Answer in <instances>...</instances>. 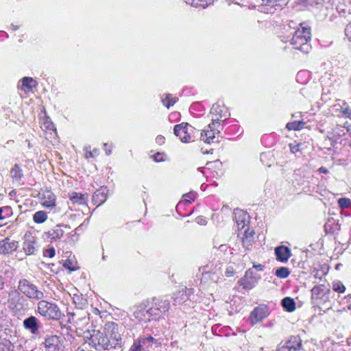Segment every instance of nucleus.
I'll return each instance as SVG.
<instances>
[{
	"instance_id": "obj_19",
	"label": "nucleus",
	"mask_w": 351,
	"mask_h": 351,
	"mask_svg": "<svg viewBox=\"0 0 351 351\" xmlns=\"http://www.w3.org/2000/svg\"><path fill=\"white\" fill-rule=\"evenodd\" d=\"M234 215L239 228H243L248 223L249 215L244 210L235 209Z\"/></svg>"
},
{
	"instance_id": "obj_64",
	"label": "nucleus",
	"mask_w": 351,
	"mask_h": 351,
	"mask_svg": "<svg viewBox=\"0 0 351 351\" xmlns=\"http://www.w3.org/2000/svg\"><path fill=\"white\" fill-rule=\"evenodd\" d=\"M246 230H248V232H247L248 237L250 238L251 239H253L254 232L253 231H250L249 229H247Z\"/></svg>"
},
{
	"instance_id": "obj_7",
	"label": "nucleus",
	"mask_w": 351,
	"mask_h": 351,
	"mask_svg": "<svg viewBox=\"0 0 351 351\" xmlns=\"http://www.w3.org/2000/svg\"><path fill=\"white\" fill-rule=\"evenodd\" d=\"M162 345L160 339H155L151 335L139 338L131 346L130 351H149L153 346L158 348Z\"/></svg>"
},
{
	"instance_id": "obj_5",
	"label": "nucleus",
	"mask_w": 351,
	"mask_h": 351,
	"mask_svg": "<svg viewBox=\"0 0 351 351\" xmlns=\"http://www.w3.org/2000/svg\"><path fill=\"white\" fill-rule=\"evenodd\" d=\"M88 334L85 337L89 340L88 344L95 350L98 351L110 350L109 340L105 336L104 332H101L99 330H93L90 332L87 330L84 334Z\"/></svg>"
},
{
	"instance_id": "obj_13",
	"label": "nucleus",
	"mask_w": 351,
	"mask_h": 351,
	"mask_svg": "<svg viewBox=\"0 0 351 351\" xmlns=\"http://www.w3.org/2000/svg\"><path fill=\"white\" fill-rule=\"evenodd\" d=\"M23 326L31 334L37 335L42 327V324L36 317L31 315L23 320Z\"/></svg>"
},
{
	"instance_id": "obj_55",
	"label": "nucleus",
	"mask_w": 351,
	"mask_h": 351,
	"mask_svg": "<svg viewBox=\"0 0 351 351\" xmlns=\"http://www.w3.org/2000/svg\"><path fill=\"white\" fill-rule=\"evenodd\" d=\"M341 126L340 125H337V127L335 128V129L334 130V132L337 134V135L340 137L342 136V134L341 133V132H343V130H341Z\"/></svg>"
},
{
	"instance_id": "obj_44",
	"label": "nucleus",
	"mask_w": 351,
	"mask_h": 351,
	"mask_svg": "<svg viewBox=\"0 0 351 351\" xmlns=\"http://www.w3.org/2000/svg\"><path fill=\"white\" fill-rule=\"evenodd\" d=\"M197 194L191 191L188 193H186L183 195L184 200L188 203H191L192 201H193L196 198Z\"/></svg>"
},
{
	"instance_id": "obj_3",
	"label": "nucleus",
	"mask_w": 351,
	"mask_h": 351,
	"mask_svg": "<svg viewBox=\"0 0 351 351\" xmlns=\"http://www.w3.org/2000/svg\"><path fill=\"white\" fill-rule=\"evenodd\" d=\"M222 263L219 261H213L199 268L202 271L203 279L210 280L213 282H217L222 277Z\"/></svg>"
},
{
	"instance_id": "obj_35",
	"label": "nucleus",
	"mask_w": 351,
	"mask_h": 351,
	"mask_svg": "<svg viewBox=\"0 0 351 351\" xmlns=\"http://www.w3.org/2000/svg\"><path fill=\"white\" fill-rule=\"evenodd\" d=\"M276 276L280 278H286L290 274L289 269L286 267H281L276 270Z\"/></svg>"
},
{
	"instance_id": "obj_47",
	"label": "nucleus",
	"mask_w": 351,
	"mask_h": 351,
	"mask_svg": "<svg viewBox=\"0 0 351 351\" xmlns=\"http://www.w3.org/2000/svg\"><path fill=\"white\" fill-rule=\"evenodd\" d=\"M300 143H290L289 148L291 152L293 154H296L297 152H299L300 151Z\"/></svg>"
},
{
	"instance_id": "obj_21",
	"label": "nucleus",
	"mask_w": 351,
	"mask_h": 351,
	"mask_svg": "<svg viewBox=\"0 0 351 351\" xmlns=\"http://www.w3.org/2000/svg\"><path fill=\"white\" fill-rule=\"evenodd\" d=\"M302 340L298 336H292L285 343L291 351H300L302 350Z\"/></svg>"
},
{
	"instance_id": "obj_20",
	"label": "nucleus",
	"mask_w": 351,
	"mask_h": 351,
	"mask_svg": "<svg viewBox=\"0 0 351 351\" xmlns=\"http://www.w3.org/2000/svg\"><path fill=\"white\" fill-rule=\"evenodd\" d=\"M43 206L47 208H51L56 206V196L49 190L43 193Z\"/></svg>"
},
{
	"instance_id": "obj_9",
	"label": "nucleus",
	"mask_w": 351,
	"mask_h": 351,
	"mask_svg": "<svg viewBox=\"0 0 351 351\" xmlns=\"http://www.w3.org/2000/svg\"><path fill=\"white\" fill-rule=\"evenodd\" d=\"M210 114H212V125L219 124L220 121L227 119L230 115L227 108L218 103L213 105Z\"/></svg>"
},
{
	"instance_id": "obj_26",
	"label": "nucleus",
	"mask_w": 351,
	"mask_h": 351,
	"mask_svg": "<svg viewBox=\"0 0 351 351\" xmlns=\"http://www.w3.org/2000/svg\"><path fill=\"white\" fill-rule=\"evenodd\" d=\"M69 199L73 204H86L88 201V195L72 192L69 194Z\"/></svg>"
},
{
	"instance_id": "obj_60",
	"label": "nucleus",
	"mask_w": 351,
	"mask_h": 351,
	"mask_svg": "<svg viewBox=\"0 0 351 351\" xmlns=\"http://www.w3.org/2000/svg\"><path fill=\"white\" fill-rule=\"evenodd\" d=\"M86 228V226H84V223H81L77 228H75V232H77L78 231H80V230H82V228Z\"/></svg>"
},
{
	"instance_id": "obj_10",
	"label": "nucleus",
	"mask_w": 351,
	"mask_h": 351,
	"mask_svg": "<svg viewBox=\"0 0 351 351\" xmlns=\"http://www.w3.org/2000/svg\"><path fill=\"white\" fill-rule=\"evenodd\" d=\"M260 278V276L254 274L252 269H249L245 271L244 276L241 278L238 282L243 289H252L256 285Z\"/></svg>"
},
{
	"instance_id": "obj_11",
	"label": "nucleus",
	"mask_w": 351,
	"mask_h": 351,
	"mask_svg": "<svg viewBox=\"0 0 351 351\" xmlns=\"http://www.w3.org/2000/svg\"><path fill=\"white\" fill-rule=\"evenodd\" d=\"M330 290L324 285L315 286L311 289V298L313 300H319L322 303L329 301Z\"/></svg>"
},
{
	"instance_id": "obj_18",
	"label": "nucleus",
	"mask_w": 351,
	"mask_h": 351,
	"mask_svg": "<svg viewBox=\"0 0 351 351\" xmlns=\"http://www.w3.org/2000/svg\"><path fill=\"white\" fill-rule=\"evenodd\" d=\"M276 259L282 263L287 262L291 256V250L285 245H280L275 248Z\"/></svg>"
},
{
	"instance_id": "obj_4",
	"label": "nucleus",
	"mask_w": 351,
	"mask_h": 351,
	"mask_svg": "<svg viewBox=\"0 0 351 351\" xmlns=\"http://www.w3.org/2000/svg\"><path fill=\"white\" fill-rule=\"evenodd\" d=\"M37 311L41 316L48 319L59 320L62 317V313L56 304L43 299L38 303Z\"/></svg>"
},
{
	"instance_id": "obj_51",
	"label": "nucleus",
	"mask_w": 351,
	"mask_h": 351,
	"mask_svg": "<svg viewBox=\"0 0 351 351\" xmlns=\"http://www.w3.org/2000/svg\"><path fill=\"white\" fill-rule=\"evenodd\" d=\"M277 351H291L285 343H280L278 347Z\"/></svg>"
},
{
	"instance_id": "obj_36",
	"label": "nucleus",
	"mask_w": 351,
	"mask_h": 351,
	"mask_svg": "<svg viewBox=\"0 0 351 351\" xmlns=\"http://www.w3.org/2000/svg\"><path fill=\"white\" fill-rule=\"evenodd\" d=\"M12 215V209L10 206L0 207V220L6 219Z\"/></svg>"
},
{
	"instance_id": "obj_23",
	"label": "nucleus",
	"mask_w": 351,
	"mask_h": 351,
	"mask_svg": "<svg viewBox=\"0 0 351 351\" xmlns=\"http://www.w3.org/2000/svg\"><path fill=\"white\" fill-rule=\"evenodd\" d=\"M107 199L106 189L101 188L97 190L93 195V202L98 206L104 203Z\"/></svg>"
},
{
	"instance_id": "obj_1",
	"label": "nucleus",
	"mask_w": 351,
	"mask_h": 351,
	"mask_svg": "<svg viewBox=\"0 0 351 351\" xmlns=\"http://www.w3.org/2000/svg\"><path fill=\"white\" fill-rule=\"evenodd\" d=\"M18 291H11L8 293L9 303L14 309L19 311V304L25 301L20 293L24 294L31 300H40L44 298V293L27 279H21L19 282Z\"/></svg>"
},
{
	"instance_id": "obj_50",
	"label": "nucleus",
	"mask_w": 351,
	"mask_h": 351,
	"mask_svg": "<svg viewBox=\"0 0 351 351\" xmlns=\"http://www.w3.org/2000/svg\"><path fill=\"white\" fill-rule=\"evenodd\" d=\"M63 265L65 268L69 269L70 271L75 270V268L72 266V262L70 260H66Z\"/></svg>"
},
{
	"instance_id": "obj_15",
	"label": "nucleus",
	"mask_w": 351,
	"mask_h": 351,
	"mask_svg": "<svg viewBox=\"0 0 351 351\" xmlns=\"http://www.w3.org/2000/svg\"><path fill=\"white\" fill-rule=\"evenodd\" d=\"M170 307V303L168 300L158 299L151 307V312L153 313L156 318L160 317L161 314L167 312Z\"/></svg>"
},
{
	"instance_id": "obj_63",
	"label": "nucleus",
	"mask_w": 351,
	"mask_h": 351,
	"mask_svg": "<svg viewBox=\"0 0 351 351\" xmlns=\"http://www.w3.org/2000/svg\"><path fill=\"white\" fill-rule=\"evenodd\" d=\"M343 128H346L348 131L351 130V126L348 122H346L344 123V125Z\"/></svg>"
},
{
	"instance_id": "obj_62",
	"label": "nucleus",
	"mask_w": 351,
	"mask_h": 351,
	"mask_svg": "<svg viewBox=\"0 0 351 351\" xmlns=\"http://www.w3.org/2000/svg\"><path fill=\"white\" fill-rule=\"evenodd\" d=\"M227 245H220L219 247V249L221 251V252H223V251H226L227 250Z\"/></svg>"
},
{
	"instance_id": "obj_27",
	"label": "nucleus",
	"mask_w": 351,
	"mask_h": 351,
	"mask_svg": "<svg viewBox=\"0 0 351 351\" xmlns=\"http://www.w3.org/2000/svg\"><path fill=\"white\" fill-rule=\"evenodd\" d=\"M189 299L188 295L184 290H181L178 291L176 294H174L173 297V305H179L181 304Z\"/></svg>"
},
{
	"instance_id": "obj_39",
	"label": "nucleus",
	"mask_w": 351,
	"mask_h": 351,
	"mask_svg": "<svg viewBox=\"0 0 351 351\" xmlns=\"http://www.w3.org/2000/svg\"><path fill=\"white\" fill-rule=\"evenodd\" d=\"M263 3L266 4H271V6H282L283 5H286L289 0H262Z\"/></svg>"
},
{
	"instance_id": "obj_6",
	"label": "nucleus",
	"mask_w": 351,
	"mask_h": 351,
	"mask_svg": "<svg viewBox=\"0 0 351 351\" xmlns=\"http://www.w3.org/2000/svg\"><path fill=\"white\" fill-rule=\"evenodd\" d=\"M104 333L109 340L110 348L121 347V336L119 330L118 324L113 322L106 323L104 328Z\"/></svg>"
},
{
	"instance_id": "obj_22",
	"label": "nucleus",
	"mask_w": 351,
	"mask_h": 351,
	"mask_svg": "<svg viewBox=\"0 0 351 351\" xmlns=\"http://www.w3.org/2000/svg\"><path fill=\"white\" fill-rule=\"evenodd\" d=\"M63 227L69 229L71 228V227L68 225H56L49 232V237L51 239V240H56L63 236L64 233V231L62 229Z\"/></svg>"
},
{
	"instance_id": "obj_53",
	"label": "nucleus",
	"mask_w": 351,
	"mask_h": 351,
	"mask_svg": "<svg viewBox=\"0 0 351 351\" xmlns=\"http://www.w3.org/2000/svg\"><path fill=\"white\" fill-rule=\"evenodd\" d=\"M111 148H112V146L108 145V143L104 144V149L106 152V155H110L111 154V152H112Z\"/></svg>"
},
{
	"instance_id": "obj_54",
	"label": "nucleus",
	"mask_w": 351,
	"mask_h": 351,
	"mask_svg": "<svg viewBox=\"0 0 351 351\" xmlns=\"http://www.w3.org/2000/svg\"><path fill=\"white\" fill-rule=\"evenodd\" d=\"M154 160L156 162H161L163 161V158L162 156V154L158 152L154 156Z\"/></svg>"
},
{
	"instance_id": "obj_56",
	"label": "nucleus",
	"mask_w": 351,
	"mask_h": 351,
	"mask_svg": "<svg viewBox=\"0 0 351 351\" xmlns=\"http://www.w3.org/2000/svg\"><path fill=\"white\" fill-rule=\"evenodd\" d=\"M253 268H254L257 271H262L264 269V265H263L261 264H255V263H254L253 264Z\"/></svg>"
},
{
	"instance_id": "obj_43",
	"label": "nucleus",
	"mask_w": 351,
	"mask_h": 351,
	"mask_svg": "<svg viewBox=\"0 0 351 351\" xmlns=\"http://www.w3.org/2000/svg\"><path fill=\"white\" fill-rule=\"evenodd\" d=\"M332 289L338 293H343L346 290L345 286L340 281H335L332 283Z\"/></svg>"
},
{
	"instance_id": "obj_37",
	"label": "nucleus",
	"mask_w": 351,
	"mask_h": 351,
	"mask_svg": "<svg viewBox=\"0 0 351 351\" xmlns=\"http://www.w3.org/2000/svg\"><path fill=\"white\" fill-rule=\"evenodd\" d=\"M0 351H13L11 342L5 339L0 338Z\"/></svg>"
},
{
	"instance_id": "obj_24",
	"label": "nucleus",
	"mask_w": 351,
	"mask_h": 351,
	"mask_svg": "<svg viewBox=\"0 0 351 351\" xmlns=\"http://www.w3.org/2000/svg\"><path fill=\"white\" fill-rule=\"evenodd\" d=\"M23 248L27 255H32L37 251L36 242L34 238L25 239L23 242Z\"/></svg>"
},
{
	"instance_id": "obj_58",
	"label": "nucleus",
	"mask_w": 351,
	"mask_h": 351,
	"mask_svg": "<svg viewBox=\"0 0 351 351\" xmlns=\"http://www.w3.org/2000/svg\"><path fill=\"white\" fill-rule=\"evenodd\" d=\"M317 171L321 173H327L328 172V170L324 167H319Z\"/></svg>"
},
{
	"instance_id": "obj_12",
	"label": "nucleus",
	"mask_w": 351,
	"mask_h": 351,
	"mask_svg": "<svg viewBox=\"0 0 351 351\" xmlns=\"http://www.w3.org/2000/svg\"><path fill=\"white\" fill-rule=\"evenodd\" d=\"M134 315L138 321L143 322H147L152 319H156L153 313L151 312V307L147 308V306L143 305L136 307L134 312Z\"/></svg>"
},
{
	"instance_id": "obj_46",
	"label": "nucleus",
	"mask_w": 351,
	"mask_h": 351,
	"mask_svg": "<svg viewBox=\"0 0 351 351\" xmlns=\"http://www.w3.org/2000/svg\"><path fill=\"white\" fill-rule=\"evenodd\" d=\"M344 32L346 38L351 42V21L346 25Z\"/></svg>"
},
{
	"instance_id": "obj_48",
	"label": "nucleus",
	"mask_w": 351,
	"mask_h": 351,
	"mask_svg": "<svg viewBox=\"0 0 351 351\" xmlns=\"http://www.w3.org/2000/svg\"><path fill=\"white\" fill-rule=\"evenodd\" d=\"M56 254V251L53 247L45 250L43 252V256L49 258H53Z\"/></svg>"
},
{
	"instance_id": "obj_52",
	"label": "nucleus",
	"mask_w": 351,
	"mask_h": 351,
	"mask_svg": "<svg viewBox=\"0 0 351 351\" xmlns=\"http://www.w3.org/2000/svg\"><path fill=\"white\" fill-rule=\"evenodd\" d=\"M165 138L162 135H158L156 138V143H158V145H162L165 143Z\"/></svg>"
},
{
	"instance_id": "obj_49",
	"label": "nucleus",
	"mask_w": 351,
	"mask_h": 351,
	"mask_svg": "<svg viewBox=\"0 0 351 351\" xmlns=\"http://www.w3.org/2000/svg\"><path fill=\"white\" fill-rule=\"evenodd\" d=\"M225 274L227 277L233 276V275L234 274V269L233 267H232V266L227 267V268L226 269Z\"/></svg>"
},
{
	"instance_id": "obj_28",
	"label": "nucleus",
	"mask_w": 351,
	"mask_h": 351,
	"mask_svg": "<svg viewBox=\"0 0 351 351\" xmlns=\"http://www.w3.org/2000/svg\"><path fill=\"white\" fill-rule=\"evenodd\" d=\"M36 85V82L32 77H25L22 79V90L25 92L31 90Z\"/></svg>"
},
{
	"instance_id": "obj_32",
	"label": "nucleus",
	"mask_w": 351,
	"mask_h": 351,
	"mask_svg": "<svg viewBox=\"0 0 351 351\" xmlns=\"http://www.w3.org/2000/svg\"><path fill=\"white\" fill-rule=\"evenodd\" d=\"M178 97H173L171 94H166L164 97H162V103L167 108L173 106L176 103Z\"/></svg>"
},
{
	"instance_id": "obj_42",
	"label": "nucleus",
	"mask_w": 351,
	"mask_h": 351,
	"mask_svg": "<svg viewBox=\"0 0 351 351\" xmlns=\"http://www.w3.org/2000/svg\"><path fill=\"white\" fill-rule=\"evenodd\" d=\"M338 204L339 206L342 209L348 208L350 206L351 200L349 198L341 197L339 199Z\"/></svg>"
},
{
	"instance_id": "obj_17",
	"label": "nucleus",
	"mask_w": 351,
	"mask_h": 351,
	"mask_svg": "<svg viewBox=\"0 0 351 351\" xmlns=\"http://www.w3.org/2000/svg\"><path fill=\"white\" fill-rule=\"evenodd\" d=\"M19 247V243L16 241L10 240L5 238L0 241V253L3 254H9L16 250Z\"/></svg>"
},
{
	"instance_id": "obj_8",
	"label": "nucleus",
	"mask_w": 351,
	"mask_h": 351,
	"mask_svg": "<svg viewBox=\"0 0 351 351\" xmlns=\"http://www.w3.org/2000/svg\"><path fill=\"white\" fill-rule=\"evenodd\" d=\"M194 128L188 123H182L176 125L173 128V133L176 136H180V141L182 143H189L194 141V139L191 135V132Z\"/></svg>"
},
{
	"instance_id": "obj_61",
	"label": "nucleus",
	"mask_w": 351,
	"mask_h": 351,
	"mask_svg": "<svg viewBox=\"0 0 351 351\" xmlns=\"http://www.w3.org/2000/svg\"><path fill=\"white\" fill-rule=\"evenodd\" d=\"M86 228V226H84V223H81L77 228H75V232H77L78 231H80V230H82V228Z\"/></svg>"
},
{
	"instance_id": "obj_16",
	"label": "nucleus",
	"mask_w": 351,
	"mask_h": 351,
	"mask_svg": "<svg viewBox=\"0 0 351 351\" xmlns=\"http://www.w3.org/2000/svg\"><path fill=\"white\" fill-rule=\"evenodd\" d=\"M47 351H60L61 349L60 337L57 335H51L45 338L44 342Z\"/></svg>"
},
{
	"instance_id": "obj_38",
	"label": "nucleus",
	"mask_w": 351,
	"mask_h": 351,
	"mask_svg": "<svg viewBox=\"0 0 351 351\" xmlns=\"http://www.w3.org/2000/svg\"><path fill=\"white\" fill-rule=\"evenodd\" d=\"M304 172L301 169H297L293 173L294 180L298 185L303 184L304 183V176H302Z\"/></svg>"
},
{
	"instance_id": "obj_33",
	"label": "nucleus",
	"mask_w": 351,
	"mask_h": 351,
	"mask_svg": "<svg viewBox=\"0 0 351 351\" xmlns=\"http://www.w3.org/2000/svg\"><path fill=\"white\" fill-rule=\"evenodd\" d=\"M305 124L306 123L303 121L289 122L286 125V128L289 130H300L304 128Z\"/></svg>"
},
{
	"instance_id": "obj_31",
	"label": "nucleus",
	"mask_w": 351,
	"mask_h": 351,
	"mask_svg": "<svg viewBox=\"0 0 351 351\" xmlns=\"http://www.w3.org/2000/svg\"><path fill=\"white\" fill-rule=\"evenodd\" d=\"M10 176L16 181H19L23 176V170L19 165L15 164L10 170Z\"/></svg>"
},
{
	"instance_id": "obj_59",
	"label": "nucleus",
	"mask_w": 351,
	"mask_h": 351,
	"mask_svg": "<svg viewBox=\"0 0 351 351\" xmlns=\"http://www.w3.org/2000/svg\"><path fill=\"white\" fill-rule=\"evenodd\" d=\"M323 275H324V274H320V272H319V271H318V270L315 271V274H314V276H315V278H319V279H321V278H322V276H323Z\"/></svg>"
},
{
	"instance_id": "obj_34",
	"label": "nucleus",
	"mask_w": 351,
	"mask_h": 351,
	"mask_svg": "<svg viewBox=\"0 0 351 351\" xmlns=\"http://www.w3.org/2000/svg\"><path fill=\"white\" fill-rule=\"evenodd\" d=\"M47 219V213L43 210L36 212L33 215V220L36 223H42Z\"/></svg>"
},
{
	"instance_id": "obj_57",
	"label": "nucleus",
	"mask_w": 351,
	"mask_h": 351,
	"mask_svg": "<svg viewBox=\"0 0 351 351\" xmlns=\"http://www.w3.org/2000/svg\"><path fill=\"white\" fill-rule=\"evenodd\" d=\"M196 221L197 222V223L201 224V225H205L206 223V219L201 217H197L196 219Z\"/></svg>"
},
{
	"instance_id": "obj_29",
	"label": "nucleus",
	"mask_w": 351,
	"mask_h": 351,
	"mask_svg": "<svg viewBox=\"0 0 351 351\" xmlns=\"http://www.w3.org/2000/svg\"><path fill=\"white\" fill-rule=\"evenodd\" d=\"M282 307L288 312H293L295 309V302L293 299L286 297L281 302Z\"/></svg>"
},
{
	"instance_id": "obj_25",
	"label": "nucleus",
	"mask_w": 351,
	"mask_h": 351,
	"mask_svg": "<svg viewBox=\"0 0 351 351\" xmlns=\"http://www.w3.org/2000/svg\"><path fill=\"white\" fill-rule=\"evenodd\" d=\"M210 130H202L201 132V139L205 143H210L211 141L215 138V125L212 123L208 125Z\"/></svg>"
},
{
	"instance_id": "obj_2",
	"label": "nucleus",
	"mask_w": 351,
	"mask_h": 351,
	"mask_svg": "<svg viewBox=\"0 0 351 351\" xmlns=\"http://www.w3.org/2000/svg\"><path fill=\"white\" fill-rule=\"evenodd\" d=\"M311 40V29L300 24V28L295 31L291 40V45L293 49L299 50L304 53H308L311 49L309 40Z\"/></svg>"
},
{
	"instance_id": "obj_40",
	"label": "nucleus",
	"mask_w": 351,
	"mask_h": 351,
	"mask_svg": "<svg viewBox=\"0 0 351 351\" xmlns=\"http://www.w3.org/2000/svg\"><path fill=\"white\" fill-rule=\"evenodd\" d=\"M248 230H245L244 237H243V245L246 249L250 250V247L252 245L253 239H251L247 236Z\"/></svg>"
},
{
	"instance_id": "obj_41",
	"label": "nucleus",
	"mask_w": 351,
	"mask_h": 351,
	"mask_svg": "<svg viewBox=\"0 0 351 351\" xmlns=\"http://www.w3.org/2000/svg\"><path fill=\"white\" fill-rule=\"evenodd\" d=\"M84 150L86 151V158H94L97 156H98L99 151L98 149L95 148L93 151L90 150V146H86L84 148Z\"/></svg>"
},
{
	"instance_id": "obj_45",
	"label": "nucleus",
	"mask_w": 351,
	"mask_h": 351,
	"mask_svg": "<svg viewBox=\"0 0 351 351\" xmlns=\"http://www.w3.org/2000/svg\"><path fill=\"white\" fill-rule=\"evenodd\" d=\"M341 112L351 120V109L346 104L341 107Z\"/></svg>"
},
{
	"instance_id": "obj_14",
	"label": "nucleus",
	"mask_w": 351,
	"mask_h": 351,
	"mask_svg": "<svg viewBox=\"0 0 351 351\" xmlns=\"http://www.w3.org/2000/svg\"><path fill=\"white\" fill-rule=\"evenodd\" d=\"M269 315L268 308L265 305H260L251 312L250 319L254 324L261 322Z\"/></svg>"
},
{
	"instance_id": "obj_30",
	"label": "nucleus",
	"mask_w": 351,
	"mask_h": 351,
	"mask_svg": "<svg viewBox=\"0 0 351 351\" xmlns=\"http://www.w3.org/2000/svg\"><path fill=\"white\" fill-rule=\"evenodd\" d=\"M186 3L194 7L206 8L211 4L214 0H184Z\"/></svg>"
}]
</instances>
